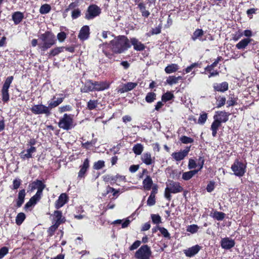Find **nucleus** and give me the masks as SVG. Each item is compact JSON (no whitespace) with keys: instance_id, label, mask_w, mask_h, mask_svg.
<instances>
[{"instance_id":"nucleus-63","label":"nucleus","mask_w":259,"mask_h":259,"mask_svg":"<svg viewBox=\"0 0 259 259\" xmlns=\"http://www.w3.org/2000/svg\"><path fill=\"white\" fill-rule=\"evenodd\" d=\"M214 189V183L210 181L207 185L206 190L208 192H211Z\"/></svg>"},{"instance_id":"nucleus-16","label":"nucleus","mask_w":259,"mask_h":259,"mask_svg":"<svg viewBox=\"0 0 259 259\" xmlns=\"http://www.w3.org/2000/svg\"><path fill=\"white\" fill-rule=\"evenodd\" d=\"M93 91H95L94 82L92 80H87L84 86L81 88V92L82 93H88Z\"/></svg>"},{"instance_id":"nucleus-45","label":"nucleus","mask_w":259,"mask_h":259,"mask_svg":"<svg viewBox=\"0 0 259 259\" xmlns=\"http://www.w3.org/2000/svg\"><path fill=\"white\" fill-rule=\"evenodd\" d=\"M159 231H160L161 235L163 236V237L169 239L170 238V235L168 232L167 230L164 227H161L159 228Z\"/></svg>"},{"instance_id":"nucleus-13","label":"nucleus","mask_w":259,"mask_h":259,"mask_svg":"<svg viewBox=\"0 0 259 259\" xmlns=\"http://www.w3.org/2000/svg\"><path fill=\"white\" fill-rule=\"evenodd\" d=\"M215 115H214L213 118H216L221 123L226 122L228 119V116L229 114L226 112L225 111H217L216 112Z\"/></svg>"},{"instance_id":"nucleus-60","label":"nucleus","mask_w":259,"mask_h":259,"mask_svg":"<svg viewBox=\"0 0 259 259\" xmlns=\"http://www.w3.org/2000/svg\"><path fill=\"white\" fill-rule=\"evenodd\" d=\"M197 166L196 161L193 159H190L188 163V168L190 169L195 168Z\"/></svg>"},{"instance_id":"nucleus-51","label":"nucleus","mask_w":259,"mask_h":259,"mask_svg":"<svg viewBox=\"0 0 259 259\" xmlns=\"http://www.w3.org/2000/svg\"><path fill=\"white\" fill-rule=\"evenodd\" d=\"M151 219L154 224H158L161 223V217L158 214H152L151 215Z\"/></svg>"},{"instance_id":"nucleus-10","label":"nucleus","mask_w":259,"mask_h":259,"mask_svg":"<svg viewBox=\"0 0 259 259\" xmlns=\"http://www.w3.org/2000/svg\"><path fill=\"white\" fill-rule=\"evenodd\" d=\"M235 244L234 240L228 237L222 239L221 241V247L225 249H230L233 247Z\"/></svg>"},{"instance_id":"nucleus-62","label":"nucleus","mask_w":259,"mask_h":259,"mask_svg":"<svg viewBox=\"0 0 259 259\" xmlns=\"http://www.w3.org/2000/svg\"><path fill=\"white\" fill-rule=\"evenodd\" d=\"M141 244V242L139 240L136 241L130 247V250H134L139 247Z\"/></svg>"},{"instance_id":"nucleus-14","label":"nucleus","mask_w":259,"mask_h":259,"mask_svg":"<svg viewBox=\"0 0 259 259\" xmlns=\"http://www.w3.org/2000/svg\"><path fill=\"white\" fill-rule=\"evenodd\" d=\"M201 247L198 245H195L191 247L184 250V253L186 256L192 257L196 254L200 250Z\"/></svg>"},{"instance_id":"nucleus-29","label":"nucleus","mask_w":259,"mask_h":259,"mask_svg":"<svg viewBox=\"0 0 259 259\" xmlns=\"http://www.w3.org/2000/svg\"><path fill=\"white\" fill-rule=\"evenodd\" d=\"M251 40V39L250 38H244L236 44V47L239 50L244 49Z\"/></svg>"},{"instance_id":"nucleus-31","label":"nucleus","mask_w":259,"mask_h":259,"mask_svg":"<svg viewBox=\"0 0 259 259\" xmlns=\"http://www.w3.org/2000/svg\"><path fill=\"white\" fill-rule=\"evenodd\" d=\"M199 171V170H192L185 172L183 174L182 179L185 181H188L191 179L195 174Z\"/></svg>"},{"instance_id":"nucleus-12","label":"nucleus","mask_w":259,"mask_h":259,"mask_svg":"<svg viewBox=\"0 0 259 259\" xmlns=\"http://www.w3.org/2000/svg\"><path fill=\"white\" fill-rule=\"evenodd\" d=\"M68 200V197L65 193H62L55 203V207L59 209L66 203Z\"/></svg>"},{"instance_id":"nucleus-52","label":"nucleus","mask_w":259,"mask_h":259,"mask_svg":"<svg viewBox=\"0 0 259 259\" xmlns=\"http://www.w3.org/2000/svg\"><path fill=\"white\" fill-rule=\"evenodd\" d=\"M198 227L196 225H192L188 227L187 231L191 233H195L197 232Z\"/></svg>"},{"instance_id":"nucleus-57","label":"nucleus","mask_w":259,"mask_h":259,"mask_svg":"<svg viewBox=\"0 0 259 259\" xmlns=\"http://www.w3.org/2000/svg\"><path fill=\"white\" fill-rule=\"evenodd\" d=\"M155 197L153 195H150L148 198L147 203L149 206H153L155 204Z\"/></svg>"},{"instance_id":"nucleus-42","label":"nucleus","mask_w":259,"mask_h":259,"mask_svg":"<svg viewBox=\"0 0 259 259\" xmlns=\"http://www.w3.org/2000/svg\"><path fill=\"white\" fill-rule=\"evenodd\" d=\"M98 101L97 100H90L87 104V108L90 110L95 109L98 105Z\"/></svg>"},{"instance_id":"nucleus-39","label":"nucleus","mask_w":259,"mask_h":259,"mask_svg":"<svg viewBox=\"0 0 259 259\" xmlns=\"http://www.w3.org/2000/svg\"><path fill=\"white\" fill-rule=\"evenodd\" d=\"M225 213L223 212L215 211L212 217L218 221H222L225 218Z\"/></svg>"},{"instance_id":"nucleus-35","label":"nucleus","mask_w":259,"mask_h":259,"mask_svg":"<svg viewBox=\"0 0 259 259\" xmlns=\"http://www.w3.org/2000/svg\"><path fill=\"white\" fill-rule=\"evenodd\" d=\"M144 149L143 146L140 143L135 145L133 148V151L136 155H140Z\"/></svg>"},{"instance_id":"nucleus-19","label":"nucleus","mask_w":259,"mask_h":259,"mask_svg":"<svg viewBox=\"0 0 259 259\" xmlns=\"http://www.w3.org/2000/svg\"><path fill=\"white\" fill-rule=\"evenodd\" d=\"M95 91H101L109 88V84L106 81H94Z\"/></svg>"},{"instance_id":"nucleus-37","label":"nucleus","mask_w":259,"mask_h":259,"mask_svg":"<svg viewBox=\"0 0 259 259\" xmlns=\"http://www.w3.org/2000/svg\"><path fill=\"white\" fill-rule=\"evenodd\" d=\"M51 10V7L49 4L42 5L39 9V13L41 14H47L49 13Z\"/></svg>"},{"instance_id":"nucleus-5","label":"nucleus","mask_w":259,"mask_h":259,"mask_svg":"<svg viewBox=\"0 0 259 259\" xmlns=\"http://www.w3.org/2000/svg\"><path fill=\"white\" fill-rule=\"evenodd\" d=\"M101 13V8L96 5L92 4L88 7L85 13L84 18L88 20H92L99 16Z\"/></svg>"},{"instance_id":"nucleus-17","label":"nucleus","mask_w":259,"mask_h":259,"mask_svg":"<svg viewBox=\"0 0 259 259\" xmlns=\"http://www.w3.org/2000/svg\"><path fill=\"white\" fill-rule=\"evenodd\" d=\"M90 34V28L89 26H83L80 29L78 38L80 39L84 40L88 38Z\"/></svg>"},{"instance_id":"nucleus-7","label":"nucleus","mask_w":259,"mask_h":259,"mask_svg":"<svg viewBox=\"0 0 259 259\" xmlns=\"http://www.w3.org/2000/svg\"><path fill=\"white\" fill-rule=\"evenodd\" d=\"M246 165L238 160H235L231 166L234 174L237 177H242L246 171Z\"/></svg>"},{"instance_id":"nucleus-9","label":"nucleus","mask_w":259,"mask_h":259,"mask_svg":"<svg viewBox=\"0 0 259 259\" xmlns=\"http://www.w3.org/2000/svg\"><path fill=\"white\" fill-rule=\"evenodd\" d=\"M31 112L35 114H45L48 116L51 114L49 107L42 104L35 105L31 108Z\"/></svg>"},{"instance_id":"nucleus-32","label":"nucleus","mask_w":259,"mask_h":259,"mask_svg":"<svg viewBox=\"0 0 259 259\" xmlns=\"http://www.w3.org/2000/svg\"><path fill=\"white\" fill-rule=\"evenodd\" d=\"M118 178V175H117L116 176H111L110 175H106L103 177V180L105 182H109L111 181V184H113L115 183L117 179Z\"/></svg>"},{"instance_id":"nucleus-23","label":"nucleus","mask_w":259,"mask_h":259,"mask_svg":"<svg viewBox=\"0 0 259 259\" xmlns=\"http://www.w3.org/2000/svg\"><path fill=\"white\" fill-rule=\"evenodd\" d=\"M204 34V31L202 29H197L193 32L191 38L193 41H195L196 39H199L200 40L203 41L205 39H202L201 37Z\"/></svg>"},{"instance_id":"nucleus-30","label":"nucleus","mask_w":259,"mask_h":259,"mask_svg":"<svg viewBox=\"0 0 259 259\" xmlns=\"http://www.w3.org/2000/svg\"><path fill=\"white\" fill-rule=\"evenodd\" d=\"M41 198L34 195L25 204L24 208L27 209L31 207L32 205H35L37 201H38Z\"/></svg>"},{"instance_id":"nucleus-47","label":"nucleus","mask_w":259,"mask_h":259,"mask_svg":"<svg viewBox=\"0 0 259 259\" xmlns=\"http://www.w3.org/2000/svg\"><path fill=\"white\" fill-rule=\"evenodd\" d=\"M180 141L184 144L192 143L194 142V140L190 137L183 136L180 138Z\"/></svg>"},{"instance_id":"nucleus-20","label":"nucleus","mask_w":259,"mask_h":259,"mask_svg":"<svg viewBox=\"0 0 259 259\" xmlns=\"http://www.w3.org/2000/svg\"><path fill=\"white\" fill-rule=\"evenodd\" d=\"M24 17L23 13L19 11L14 12L12 16V20L15 25L19 24L22 21Z\"/></svg>"},{"instance_id":"nucleus-27","label":"nucleus","mask_w":259,"mask_h":259,"mask_svg":"<svg viewBox=\"0 0 259 259\" xmlns=\"http://www.w3.org/2000/svg\"><path fill=\"white\" fill-rule=\"evenodd\" d=\"M143 187L145 190H150L153 185V181L149 176H147L146 178L143 181Z\"/></svg>"},{"instance_id":"nucleus-18","label":"nucleus","mask_w":259,"mask_h":259,"mask_svg":"<svg viewBox=\"0 0 259 259\" xmlns=\"http://www.w3.org/2000/svg\"><path fill=\"white\" fill-rule=\"evenodd\" d=\"M131 42L134 46V49L137 51H141L145 49V46L141 42L139 41L138 39L136 38H131Z\"/></svg>"},{"instance_id":"nucleus-58","label":"nucleus","mask_w":259,"mask_h":259,"mask_svg":"<svg viewBox=\"0 0 259 259\" xmlns=\"http://www.w3.org/2000/svg\"><path fill=\"white\" fill-rule=\"evenodd\" d=\"M57 37L60 42H63L66 38V34L64 32H60L58 33Z\"/></svg>"},{"instance_id":"nucleus-11","label":"nucleus","mask_w":259,"mask_h":259,"mask_svg":"<svg viewBox=\"0 0 259 259\" xmlns=\"http://www.w3.org/2000/svg\"><path fill=\"white\" fill-rule=\"evenodd\" d=\"M90 167V160L88 158H86L82 164L80 166V170L78 173V177L82 178L84 177L85 174Z\"/></svg>"},{"instance_id":"nucleus-41","label":"nucleus","mask_w":259,"mask_h":259,"mask_svg":"<svg viewBox=\"0 0 259 259\" xmlns=\"http://www.w3.org/2000/svg\"><path fill=\"white\" fill-rule=\"evenodd\" d=\"M156 99V94L153 92L148 93L146 97L145 100L147 103H151Z\"/></svg>"},{"instance_id":"nucleus-15","label":"nucleus","mask_w":259,"mask_h":259,"mask_svg":"<svg viewBox=\"0 0 259 259\" xmlns=\"http://www.w3.org/2000/svg\"><path fill=\"white\" fill-rule=\"evenodd\" d=\"M138 85L137 82H130L122 85V87L118 90V92L123 93L127 92L135 89Z\"/></svg>"},{"instance_id":"nucleus-50","label":"nucleus","mask_w":259,"mask_h":259,"mask_svg":"<svg viewBox=\"0 0 259 259\" xmlns=\"http://www.w3.org/2000/svg\"><path fill=\"white\" fill-rule=\"evenodd\" d=\"M197 161V165H198L199 166V168L198 170L199 171L203 168L204 163V157L203 156H199Z\"/></svg>"},{"instance_id":"nucleus-3","label":"nucleus","mask_w":259,"mask_h":259,"mask_svg":"<svg viewBox=\"0 0 259 259\" xmlns=\"http://www.w3.org/2000/svg\"><path fill=\"white\" fill-rule=\"evenodd\" d=\"M166 187L164 191V197L168 201L171 199L170 193H178L182 192L183 189L178 182L168 180L166 183Z\"/></svg>"},{"instance_id":"nucleus-40","label":"nucleus","mask_w":259,"mask_h":259,"mask_svg":"<svg viewBox=\"0 0 259 259\" xmlns=\"http://www.w3.org/2000/svg\"><path fill=\"white\" fill-rule=\"evenodd\" d=\"M26 216L23 212L19 213L16 218V223L20 225L25 219Z\"/></svg>"},{"instance_id":"nucleus-4","label":"nucleus","mask_w":259,"mask_h":259,"mask_svg":"<svg viewBox=\"0 0 259 259\" xmlns=\"http://www.w3.org/2000/svg\"><path fill=\"white\" fill-rule=\"evenodd\" d=\"M74 126L75 125L73 124V115L71 114H64L58 122V126L66 131L73 128Z\"/></svg>"},{"instance_id":"nucleus-54","label":"nucleus","mask_w":259,"mask_h":259,"mask_svg":"<svg viewBox=\"0 0 259 259\" xmlns=\"http://www.w3.org/2000/svg\"><path fill=\"white\" fill-rule=\"evenodd\" d=\"M59 226L58 224H56L51 226L48 230L49 235L51 236H52Z\"/></svg>"},{"instance_id":"nucleus-6","label":"nucleus","mask_w":259,"mask_h":259,"mask_svg":"<svg viewBox=\"0 0 259 259\" xmlns=\"http://www.w3.org/2000/svg\"><path fill=\"white\" fill-rule=\"evenodd\" d=\"M151 254L150 247L148 245H143L136 252L135 256L137 259H148Z\"/></svg>"},{"instance_id":"nucleus-34","label":"nucleus","mask_w":259,"mask_h":259,"mask_svg":"<svg viewBox=\"0 0 259 259\" xmlns=\"http://www.w3.org/2000/svg\"><path fill=\"white\" fill-rule=\"evenodd\" d=\"M171 156L176 161H180L183 159L187 155L182 151L174 152L172 154Z\"/></svg>"},{"instance_id":"nucleus-38","label":"nucleus","mask_w":259,"mask_h":259,"mask_svg":"<svg viewBox=\"0 0 259 259\" xmlns=\"http://www.w3.org/2000/svg\"><path fill=\"white\" fill-rule=\"evenodd\" d=\"M178 66L176 64H172L171 65H168L165 68V71L167 73H171L172 72H175L178 70Z\"/></svg>"},{"instance_id":"nucleus-24","label":"nucleus","mask_w":259,"mask_h":259,"mask_svg":"<svg viewBox=\"0 0 259 259\" xmlns=\"http://www.w3.org/2000/svg\"><path fill=\"white\" fill-rule=\"evenodd\" d=\"M54 215H55V224H58L59 226L61 224L65 222V219L64 217H62V212L61 211H59V210L55 211Z\"/></svg>"},{"instance_id":"nucleus-55","label":"nucleus","mask_w":259,"mask_h":259,"mask_svg":"<svg viewBox=\"0 0 259 259\" xmlns=\"http://www.w3.org/2000/svg\"><path fill=\"white\" fill-rule=\"evenodd\" d=\"M2 100L4 102L7 103L9 101V91H2Z\"/></svg>"},{"instance_id":"nucleus-59","label":"nucleus","mask_w":259,"mask_h":259,"mask_svg":"<svg viewBox=\"0 0 259 259\" xmlns=\"http://www.w3.org/2000/svg\"><path fill=\"white\" fill-rule=\"evenodd\" d=\"M8 253V248L7 247H3L0 249V259H2Z\"/></svg>"},{"instance_id":"nucleus-48","label":"nucleus","mask_w":259,"mask_h":259,"mask_svg":"<svg viewBox=\"0 0 259 259\" xmlns=\"http://www.w3.org/2000/svg\"><path fill=\"white\" fill-rule=\"evenodd\" d=\"M214 121L212 123L210 127V129H214L218 130L219 128L221 126L222 123H221L216 118H213Z\"/></svg>"},{"instance_id":"nucleus-1","label":"nucleus","mask_w":259,"mask_h":259,"mask_svg":"<svg viewBox=\"0 0 259 259\" xmlns=\"http://www.w3.org/2000/svg\"><path fill=\"white\" fill-rule=\"evenodd\" d=\"M111 49L115 54H121L131 48L130 41L124 35L115 37L110 41Z\"/></svg>"},{"instance_id":"nucleus-33","label":"nucleus","mask_w":259,"mask_h":259,"mask_svg":"<svg viewBox=\"0 0 259 259\" xmlns=\"http://www.w3.org/2000/svg\"><path fill=\"white\" fill-rule=\"evenodd\" d=\"M120 192V189H115L109 185L107 186L106 187V191L105 193L103 194V196H106L108 194H109L110 192L113 193V196H116V197H117L118 193Z\"/></svg>"},{"instance_id":"nucleus-21","label":"nucleus","mask_w":259,"mask_h":259,"mask_svg":"<svg viewBox=\"0 0 259 259\" xmlns=\"http://www.w3.org/2000/svg\"><path fill=\"white\" fill-rule=\"evenodd\" d=\"M213 88L216 91L224 92L228 90V83L226 81L221 83H215L213 84Z\"/></svg>"},{"instance_id":"nucleus-22","label":"nucleus","mask_w":259,"mask_h":259,"mask_svg":"<svg viewBox=\"0 0 259 259\" xmlns=\"http://www.w3.org/2000/svg\"><path fill=\"white\" fill-rule=\"evenodd\" d=\"M25 195L26 192L25 189H22L19 191L16 202L17 207H20L22 206L24 203Z\"/></svg>"},{"instance_id":"nucleus-8","label":"nucleus","mask_w":259,"mask_h":259,"mask_svg":"<svg viewBox=\"0 0 259 259\" xmlns=\"http://www.w3.org/2000/svg\"><path fill=\"white\" fill-rule=\"evenodd\" d=\"M45 187L46 185L44 184L41 181L39 180H36L29 185V188L30 189L31 191H32L36 189H37V191L34 195L40 198H41L42 191Z\"/></svg>"},{"instance_id":"nucleus-26","label":"nucleus","mask_w":259,"mask_h":259,"mask_svg":"<svg viewBox=\"0 0 259 259\" xmlns=\"http://www.w3.org/2000/svg\"><path fill=\"white\" fill-rule=\"evenodd\" d=\"M64 49V47H58L52 49L48 53L49 58H50L52 57L58 55L59 54L63 52Z\"/></svg>"},{"instance_id":"nucleus-28","label":"nucleus","mask_w":259,"mask_h":259,"mask_svg":"<svg viewBox=\"0 0 259 259\" xmlns=\"http://www.w3.org/2000/svg\"><path fill=\"white\" fill-rule=\"evenodd\" d=\"M141 160L147 165H150L154 162L151 158L150 153L149 152L144 153L142 156Z\"/></svg>"},{"instance_id":"nucleus-56","label":"nucleus","mask_w":259,"mask_h":259,"mask_svg":"<svg viewBox=\"0 0 259 259\" xmlns=\"http://www.w3.org/2000/svg\"><path fill=\"white\" fill-rule=\"evenodd\" d=\"M217 108H220L225 105L226 102V98L224 97H219L218 99Z\"/></svg>"},{"instance_id":"nucleus-61","label":"nucleus","mask_w":259,"mask_h":259,"mask_svg":"<svg viewBox=\"0 0 259 259\" xmlns=\"http://www.w3.org/2000/svg\"><path fill=\"white\" fill-rule=\"evenodd\" d=\"M71 110V107L68 105L65 106H63L59 108V111L60 112L62 113L65 111H69Z\"/></svg>"},{"instance_id":"nucleus-36","label":"nucleus","mask_w":259,"mask_h":259,"mask_svg":"<svg viewBox=\"0 0 259 259\" xmlns=\"http://www.w3.org/2000/svg\"><path fill=\"white\" fill-rule=\"evenodd\" d=\"M223 60L221 56L218 57L215 61L210 65H208L205 68V70L208 72H210L212 70L213 68L215 67L220 61Z\"/></svg>"},{"instance_id":"nucleus-49","label":"nucleus","mask_w":259,"mask_h":259,"mask_svg":"<svg viewBox=\"0 0 259 259\" xmlns=\"http://www.w3.org/2000/svg\"><path fill=\"white\" fill-rule=\"evenodd\" d=\"M207 118V114L206 113H204L202 114H200L198 120V123L200 124H203L206 121Z\"/></svg>"},{"instance_id":"nucleus-44","label":"nucleus","mask_w":259,"mask_h":259,"mask_svg":"<svg viewBox=\"0 0 259 259\" xmlns=\"http://www.w3.org/2000/svg\"><path fill=\"white\" fill-rule=\"evenodd\" d=\"M105 166V162L103 160H99L94 163L93 168L96 170L102 169Z\"/></svg>"},{"instance_id":"nucleus-25","label":"nucleus","mask_w":259,"mask_h":259,"mask_svg":"<svg viewBox=\"0 0 259 259\" xmlns=\"http://www.w3.org/2000/svg\"><path fill=\"white\" fill-rule=\"evenodd\" d=\"M36 149L35 147L31 146V147L26 150V153H24V151L21 153V157L23 159H28L32 157V153L35 152Z\"/></svg>"},{"instance_id":"nucleus-2","label":"nucleus","mask_w":259,"mask_h":259,"mask_svg":"<svg viewBox=\"0 0 259 259\" xmlns=\"http://www.w3.org/2000/svg\"><path fill=\"white\" fill-rule=\"evenodd\" d=\"M38 37L42 42L38 45L42 52H45L51 48L57 41L56 36L50 31H46L44 33L40 34Z\"/></svg>"},{"instance_id":"nucleus-53","label":"nucleus","mask_w":259,"mask_h":259,"mask_svg":"<svg viewBox=\"0 0 259 259\" xmlns=\"http://www.w3.org/2000/svg\"><path fill=\"white\" fill-rule=\"evenodd\" d=\"M177 79V78L175 76H169L167 79L166 81L169 85H172L178 82Z\"/></svg>"},{"instance_id":"nucleus-43","label":"nucleus","mask_w":259,"mask_h":259,"mask_svg":"<svg viewBox=\"0 0 259 259\" xmlns=\"http://www.w3.org/2000/svg\"><path fill=\"white\" fill-rule=\"evenodd\" d=\"M174 98V95L170 92H167L164 94L162 96V100L163 102H167Z\"/></svg>"},{"instance_id":"nucleus-64","label":"nucleus","mask_w":259,"mask_h":259,"mask_svg":"<svg viewBox=\"0 0 259 259\" xmlns=\"http://www.w3.org/2000/svg\"><path fill=\"white\" fill-rule=\"evenodd\" d=\"M21 184V180L20 179H15L13 182V189H17Z\"/></svg>"},{"instance_id":"nucleus-46","label":"nucleus","mask_w":259,"mask_h":259,"mask_svg":"<svg viewBox=\"0 0 259 259\" xmlns=\"http://www.w3.org/2000/svg\"><path fill=\"white\" fill-rule=\"evenodd\" d=\"M81 11L77 8L74 9L71 13V17L72 19H76L81 16Z\"/></svg>"}]
</instances>
